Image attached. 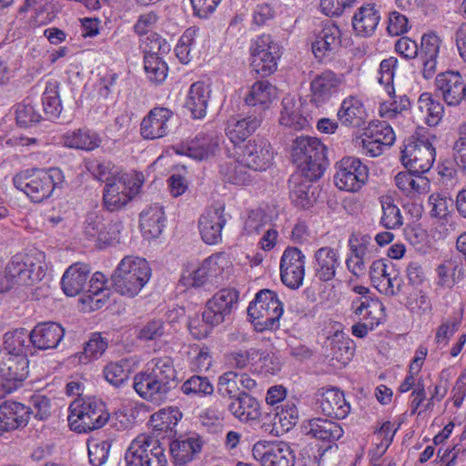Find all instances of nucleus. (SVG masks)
I'll list each match as a JSON object with an SVG mask.
<instances>
[{
    "mask_svg": "<svg viewBox=\"0 0 466 466\" xmlns=\"http://www.w3.org/2000/svg\"><path fill=\"white\" fill-rule=\"evenodd\" d=\"M64 176L59 168L26 169L13 178L15 188L23 191L34 202L48 198L56 187L62 184Z\"/></svg>",
    "mask_w": 466,
    "mask_h": 466,
    "instance_id": "20e7f679",
    "label": "nucleus"
},
{
    "mask_svg": "<svg viewBox=\"0 0 466 466\" xmlns=\"http://www.w3.org/2000/svg\"><path fill=\"white\" fill-rule=\"evenodd\" d=\"M142 49L144 56H161L170 51V46L160 35L152 33L143 41Z\"/></svg>",
    "mask_w": 466,
    "mask_h": 466,
    "instance_id": "bf43d9fd",
    "label": "nucleus"
},
{
    "mask_svg": "<svg viewBox=\"0 0 466 466\" xmlns=\"http://www.w3.org/2000/svg\"><path fill=\"white\" fill-rule=\"evenodd\" d=\"M363 136L383 142V146L386 147H390L395 141V134L392 127L385 122L370 123L365 128Z\"/></svg>",
    "mask_w": 466,
    "mask_h": 466,
    "instance_id": "6e6d98bb",
    "label": "nucleus"
},
{
    "mask_svg": "<svg viewBox=\"0 0 466 466\" xmlns=\"http://www.w3.org/2000/svg\"><path fill=\"white\" fill-rule=\"evenodd\" d=\"M313 258L315 277L322 282L333 279L340 265L339 251L331 247H322L315 251Z\"/></svg>",
    "mask_w": 466,
    "mask_h": 466,
    "instance_id": "b1692460",
    "label": "nucleus"
},
{
    "mask_svg": "<svg viewBox=\"0 0 466 466\" xmlns=\"http://www.w3.org/2000/svg\"><path fill=\"white\" fill-rule=\"evenodd\" d=\"M29 420V410L21 402L5 400L0 405V430L10 431L24 428Z\"/></svg>",
    "mask_w": 466,
    "mask_h": 466,
    "instance_id": "a878e982",
    "label": "nucleus"
},
{
    "mask_svg": "<svg viewBox=\"0 0 466 466\" xmlns=\"http://www.w3.org/2000/svg\"><path fill=\"white\" fill-rule=\"evenodd\" d=\"M325 343L328 356L343 365H346L354 355L353 341L342 332H336L328 338Z\"/></svg>",
    "mask_w": 466,
    "mask_h": 466,
    "instance_id": "a19ab883",
    "label": "nucleus"
},
{
    "mask_svg": "<svg viewBox=\"0 0 466 466\" xmlns=\"http://www.w3.org/2000/svg\"><path fill=\"white\" fill-rule=\"evenodd\" d=\"M326 151L327 147L319 138L299 137L293 144V162L309 180H318L329 165Z\"/></svg>",
    "mask_w": 466,
    "mask_h": 466,
    "instance_id": "f03ea898",
    "label": "nucleus"
},
{
    "mask_svg": "<svg viewBox=\"0 0 466 466\" xmlns=\"http://www.w3.org/2000/svg\"><path fill=\"white\" fill-rule=\"evenodd\" d=\"M141 183L127 174L107 182L103 189V205L108 211L123 208L139 192Z\"/></svg>",
    "mask_w": 466,
    "mask_h": 466,
    "instance_id": "9d476101",
    "label": "nucleus"
},
{
    "mask_svg": "<svg viewBox=\"0 0 466 466\" xmlns=\"http://www.w3.org/2000/svg\"><path fill=\"white\" fill-rule=\"evenodd\" d=\"M181 391L187 396L211 395L214 391L213 385L207 377L198 375L191 376L180 388Z\"/></svg>",
    "mask_w": 466,
    "mask_h": 466,
    "instance_id": "603ef678",
    "label": "nucleus"
},
{
    "mask_svg": "<svg viewBox=\"0 0 466 466\" xmlns=\"http://www.w3.org/2000/svg\"><path fill=\"white\" fill-rule=\"evenodd\" d=\"M211 89L204 82H196L189 87L184 106L194 118H203L210 98Z\"/></svg>",
    "mask_w": 466,
    "mask_h": 466,
    "instance_id": "f704fd0d",
    "label": "nucleus"
},
{
    "mask_svg": "<svg viewBox=\"0 0 466 466\" xmlns=\"http://www.w3.org/2000/svg\"><path fill=\"white\" fill-rule=\"evenodd\" d=\"M351 309L361 320L380 319L384 306L378 299L360 297L352 301Z\"/></svg>",
    "mask_w": 466,
    "mask_h": 466,
    "instance_id": "49530a36",
    "label": "nucleus"
},
{
    "mask_svg": "<svg viewBox=\"0 0 466 466\" xmlns=\"http://www.w3.org/2000/svg\"><path fill=\"white\" fill-rule=\"evenodd\" d=\"M127 362L116 361L108 363L103 370L106 380L116 388H119L128 379L129 371Z\"/></svg>",
    "mask_w": 466,
    "mask_h": 466,
    "instance_id": "13d9d810",
    "label": "nucleus"
},
{
    "mask_svg": "<svg viewBox=\"0 0 466 466\" xmlns=\"http://www.w3.org/2000/svg\"><path fill=\"white\" fill-rule=\"evenodd\" d=\"M30 406H27L29 410V417H34L39 420H46L51 415V401L44 395H34L30 399Z\"/></svg>",
    "mask_w": 466,
    "mask_h": 466,
    "instance_id": "680f3d73",
    "label": "nucleus"
},
{
    "mask_svg": "<svg viewBox=\"0 0 466 466\" xmlns=\"http://www.w3.org/2000/svg\"><path fill=\"white\" fill-rule=\"evenodd\" d=\"M151 438L141 434L132 441L125 456L127 466H147Z\"/></svg>",
    "mask_w": 466,
    "mask_h": 466,
    "instance_id": "c03bdc74",
    "label": "nucleus"
},
{
    "mask_svg": "<svg viewBox=\"0 0 466 466\" xmlns=\"http://www.w3.org/2000/svg\"><path fill=\"white\" fill-rule=\"evenodd\" d=\"M435 95L448 106H459L466 103V82L458 71L447 70L435 77Z\"/></svg>",
    "mask_w": 466,
    "mask_h": 466,
    "instance_id": "f8f14e48",
    "label": "nucleus"
},
{
    "mask_svg": "<svg viewBox=\"0 0 466 466\" xmlns=\"http://www.w3.org/2000/svg\"><path fill=\"white\" fill-rule=\"evenodd\" d=\"M28 374L27 356L0 355V399L17 390Z\"/></svg>",
    "mask_w": 466,
    "mask_h": 466,
    "instance_id": "9b49d317",
    "label": "nucleus"
},
{
    "mask_svg": "<svg viewBox=\"0 0 466 466\" xmlns=\"http://www.w3.org/2000/svg\"><path fill=\"white\" fill-rule=\"evenodd\" d=\"M336 168L334 183L340 190L358 191L369 177L368 167L352 157H343L336 164Z\"/></svg>",
    "mask_w": 466,
    "mask_h": 466,
    "instance_id": "ddd939ff",
    "label": "nucleus"
},
{
    "mask_svg": "<svg viewBox=\"0 0 466 466\" xmlns=\"http://www.w3.org/2000/svg\"><path fill=\"white\" fill-rule=\"evenodd\" d=\"M58 88L57 81H47L42 96L44 112L51 120L57 119L62 112Z\"/></svg>",
    "mask_w": 466,
    "mask_h": 466,
    "instance_id": "de8ad7c7",
    "label": "nucleus"
},
{
    "mask_svg": "<svg viewBox=\"0 0 466 466\" xmlns=\"http://www.w3.org/2000/svg\"><path fill=\"white\" fill-rule=\"evenodd\" d=\"M224 208H215L206 210L198 219V229L203 241L215 245L222 239V229L226 224Z\"/></svg>",
    "mask_w": 466,
    "mask_h": 466,
    "instance_id": "4be33fe9",
    "label": "nucleus"
},
{
    "mask_svg": "<svg viewBox=\"0 0 466 466\" xmlns=\"http://www.w3.org/2000/svg\"><path fill=\"white\" fill-rule=\"evenodd\" d=\"M282 110L279 123L295 130L304 129L309 126L308 119L299 113V105L291 97L282 100Z\"/></svg>",
    "mask_w": 466,
    "mask_h": 466,
    "instance_id": "a18cd8bd",
    "label": "nucleus"
},
{
    "mask_svg": "<svg viewBox=\"0 0 466 466\" xmlns=\"http://www.w3.org/2000/svg\"><path fill=\"white\" fill-rule=\"evenodd\" d=\"M178 385L177 373L171 357H156L148 361L144 371L136 374L133 387L144 400L160 404Z\"/></svg>",
    "mask_w": 466,
    "mask_h": 466,
    "instance_id": "f257e3e1",
    "label": "nucleus"
},
{
    "mask_svg": "<svg viewBox=\"0 0 466 466\" xmlns=\"http://www.w3.org/2000/svg\"><path fill=\"white\" fill-rule=\"evenodd\" d=\"M252 454L262 466H294L296 461L294 451L283 441H259L253 445Z\"/></svg>",
    "mask_w": 466,
    "mask_h": 466,
    "instance_id": "4468645a",
    "label": "nucleus"
},
{
    "mask_svg": "<svg viewBox=\"0 0 466 466\" xmlns=\"http://www.w3.org/2000/svg\"><path fill=\"white\" fill-rule=\"evenodd\" d=\"M441 44V38L433 32L421 36L419 55L422 61V75L425 79H431L436 73Z\"/></svg>",
    "mask_w": 466,
    "mask_h": 466,
    "instance_id": "cd10ccee",
    "label": "nucleus"
},
{
    "mask_svg": "<svg viewBox=\"0 0 466 466\" xmlns=\"http://www.w3.org/2000/svg\"><path fill=\"white\" fill-rule=\"evenodd\" d=\"M65 336L64 328L57 322L46 321L36 324L29 333V339L38 350L56 349Z\"/></svg>",
    "mask_w": 466,
    "mask_h": 466,
    "instance_id": "aec40b11",
    "label": "nucleus"
},
{
    "mask_svg": "<svg viewBox=\"0 0 466 466\" xmlns=\"http://www.w3.org/2000/svg\"><path fill=\"white\" fill-rule=\"evenodd\" d=\"M165 212L162 206L155 203L139 215V226L143 236L148 239L158 238L165 228Z\"/></svg>",
    "mask_w": 466,
    "mask_h": 466,
    "instance_id": "7c9ffc66",
    "label": "nucleus"
},
{
    "mask_svg": "<svg viewBox=\"0 0 466 466\" xmlns=\"http://www.w3.org/2000/svg\"><path fill=\"white\" fill-rule=\"evenodd\" d=\"M29 333L23 328L8 331L4 335L3 345L0 346V355L26 356L25 346Z\"/></svg>",
    "mask_w": 466,
    "mask_h": 466,
    "instance_id": "37998d69",
    "label": "nucleus"
},
{
    "mask_svg": "<svg viewBox=\"0 0 466 466\" xmlns=\"http://www.w3.org/2000/svg\"><path fill=\"white\" fill-rule=\"evenodd\" d=\"M302 171L298 170L289 179V197L299 208H308L316 201L314 192H310L311 182Z\"/></svg>",
    "mask_w": 466,
    "mask_h": 466,
    "instance_id": "2f4dec72",
    "label": "nucleus"
},
{
    "mask_svg": "<svg viewBox=\"0 0 466 466\" xmlns=\"http://www.w3.org/2000/svg\"><path fill=\"white\" fill-rule=\"evenodd\" d=\"M62 142L67 147L91 151L100 146L101 139L94 131L76 129L66 132L62 137Z\"/></svg>",
    "mask_w": 466,
    "mask_h": 466,
    "instance_id": "79ce46f5",
    "label": "nucleus"
},
{
    "mask_svg": "<svg viewBox=\"0 0 466 466\" xmlns=\"http://www.w3.org/2000/svg\"><path fill=\"white\" fill-rule=\"evenodd\" d=\"M151 268L147 261L138 257H125L111 279L115 290L128 298L137 296L147 283Z\"/></svg>",
    "mask_w": 466,
    "mask_h": 466,
    "instance_id": "7ed1b4c3",
    "label": "nucleus"
},
{
    "mask_svg": "<svg viewBox=\"0 0 466 466\" xmlns=\"http://www.w3.org/2000/svg\"><path fill=\"white\" fill-rule=\"evenodd\" d=\"M252 70L262 77L277 71L281 48L270 35L258 36L250 46Z\"/></svg>",
    "mask_w": 466,
    "mask_h": 466,
    "instance_id": "6e6552de",
    "label": "nucleus"
},
{
    "mask_svg": "<svg viewBox=\"0 0 466 466\" xmlns=\"http://www.w3.org/2000/svg\"><path fill=\"white\" fill-rule=\"evenodd\" d=\"M380 20V9L375 4H366L358 8L352 17V26L358 35H371Z\"/></svg>",
    "mask_w": 466,
    "mask_h": 466,
    "instance_id": "473e14b6",
    "label": "nucleus"
},
{
    "mask_svg": "<svg viewBox=\"0 0 466 466\" xmlns=\"http://www.w3.org/2000/svg\"><path fill=\"white\" fill-rule=\"evenodd\" d=\"M343 81V75H338L331 70L317 75L310 83V103L317 107L322 106L339 91Z\"/></svg>",
    "mask_w": 466,
    "mask_h": 466,
    "instance_id": "f3484780",
    "label": "nucleus"
},
{
    "mask_svg": "<svg viewBox=\"0 0 466 466\" xmlns=\"http://www.w3.org/2000/svg\"><path fill=\"white\" fill-rule=\"evenodd\" d=\"M303 429L307 435L321 441H335L343 435V430L339 423L321 418L308 420Z\"/></svg>",
    "mask_w": 466,
    "mask_h": 466,
    "instance_id": "58836bf2",
    "label": "nucleus"
},
{
    "mask_svg": "<svg viewBox=\"0 0 466 466\" xmlns=\"http://www.w3.org/2000/svg\"><path fill=\"white\" fill-rule=\"evenodd\" d=\"M174 113L166 107H154L142 119L140 134L145 139H157L164 137L170 130L169 122Z\"/></svg>",
    "mask_w": 466,
    "mask_h": 466,
    "instance_id": "6ab92c4d",
    "label": "nucleus"
},
{
    "mask_svg": "<svg viewBox=\"0 0 466 466\" xmlns=\"http://www.w3.org/2000/svg\"><path fill=\"white\" fill-rule=\"evenodd\" d=\"M380 205L382 208V217L380 224L388 229L399 228L403 224V218L400 208L394 204L390 196L380 198Z\"/></svg>",
    "mask_w": 466,
    "mask_h": 466,
    "instance_id": "8fccbe9b",
    "label": "nucleus"
},
{
    "mask_svg": "<svg viewBox=\"0 0 466 466\" xmlns=\"http://www.w3.org/2000/svg\"><path fill=\"white\" fill-rule=\"evenodd\" d=\"M223 260L224 258L221 256L215 255L208 257L202 262L206 269L208 279L212 285L218 284L223 279Z\"/></svg>",
    "mask_w": 466,
    "mask_h": 466,
    "instance_id": "69168bd1",
    "label": "nucleus"
},
{
    "mask_svg": "<svg viewBox=\"0 0 466 466\" xmlns=\"http://www.w3.org/2000/svg\"><path fill=\"white\" fill-rule=\"evenodd\" d=\"M397 65L398 59L393 56L383 59L380 65V76L378 80L380 85H383L385 86V89L389 96L394 94V87L392 86V83Z\"/></svg>",
    "mask_w": 466,
    "mask_h": 466,
    "instance_id": "052dcab7",
    "label": "nucleus"
},
{
    "mask_svg": "<svg viewBox=\"0 0 466 466\" xmlns=\"http://www.w3.org/2000/svg\"><path fill=\"white\" fill-rule=\"evenodd\" d=\"M247 168L248 167L241 160L239 162L232 160L220 164L219 173L225 182L244 186L250 181Z\"/></svg>",
    "mask_w": 466,
    "mask_h": 466,
    "instance_id": "09e8293b",
    "label": "nucleus"
},
{
    "mask_svg": "<svg viewBox=\"0 0 466 466\" xmlns=\"http://www.w3.org/2000/svg\"><path fill=\"white\" fill-rule=\"evenodd\" d=\"M349 243L354 258H370L372 252L376 250L375 245L371 242V237L369 235L360 238L351 235Z\"/></svg>",
    "mask_w": 466,
    "mask_h": 466,
    "instance_id": "4d7b16f0",
    "label": "nucleus"
},
{
    "mask_svg": "<svg viewBox=\"0 0 466 466\" xmlns=\"http://www.w3.org/2000/svg\"><path fill=\"white\" fill-rule=\"evenodd\" d=\"M44 255H15L7 264L5 273L12 282L23 286H32L45 277Z\"/></svg>",
    "mask_w": 466,
    "mask_h": 466,
    "instance_id": "423d86ee",
    "label": "nucleus"
},
{
    "mask_svg": "<svg viewBox=\"0 0 466 466\" xmlns=\"http://www.w3.org/2000/svg\"><path fill=\"white\" fill-rule=\"evenodd\" d=\"M338 118L343 126L360 127L365 124L366 112L363 104L357 96L345 98L338 111Z\"/></svg>",
    "mask_w": 466,
    "mask_h": 466,
    "instance_id": "ea45409f",
    "label": "nucleus"
},
{
    "mask_svg": "<svg viewBox=\"0 0 466 466\" xmlns=\"http://www.w3.org/2000/svg\"><path fill=\"white\" fill-rule=\"evenodd\" d=\"M414 115L421 117L431 126H436L443 116L444 106L432 94L422 93L413 106Z\"/></svg>",
    "mask_w": 466,
    "mask_h": 466,
    "instance_id": "e433bc0d",
    "label": "nucleus"
},
{
    "mask_svg": "<svg viewBox=\"0 0 466 466\" xmlns=\"http://www.w3.org/2000/svg\"><path fill=\"white\" fill-rule=\"evenodd\" d=\"M248 314L263 329H273L279 326L283 306L275 291L265 289L256 294L248 308Z\"/></svg>",
    "mask_w": 466,
    "mask_h": 466,
    "instance_id": "0eeeda50",
    "label": "nucleus"
},
{
    "mask_svg": "<svg viewBox=\"0 0 466 466\" xmlns=\"http://www.w3.org/2000/svg\"><path fill=\"white\" fill-rule=\"evenodd\" d=\"M68 422L72 430L88 432L106 425L110 415L105 402L96 397H80L69 406Z\"/></svg>",
    "mask_w": 466,
    "mask_h": 466,
    "instance_id": "39448f33",
    "label": "nucleus"
},
{
    "mask_svg": "<svg viewBox=\"0 0 466 466\" xmlns=\"http://www.w3.org/2000/svg\"><path fill=\"white\" fill-rule=\"evenodd\" d=\"M217 149L218 143L212 137L198 136L195 139L178 146L176 152L201 161L213 157Z\"/></svg>",
    "mask_w": 466,
    "mask_h": 466,
    "instance_id": "c9c22d12",
    "label": "nucleus"
},
{
    "mask_svg": "<svg viewBox=\"0 0 466 466\" xmlns=\"http://www.w3.org/2000/svg\"><path fill=\"white\" fill-rule=\"evenodd\" d=\"M204 441L193 432L172 441L169 443L170 453L177 464L184 465L193 461L201 451Z\"/></svg>",
    "mask_w": 466,
    "mask_h": 466,
    "instance_id": "5701e85b",
    "label": "nucleus"
},
{
    "mask_svg": "<svg viewBox=\"0 0 466 466\" xmlns=\"http://www.w3.org/2000/svg\"><path fill=\"white\" fill-rule=\"evenodd\" d=\"M90 267L87 264L77 262L71 265L64 273L61 285L66 296L74 297L84 290Z\"/></svg>",
    "mask_w": 466,
    "mask_h": 466,
    "instance_id": "72a5a7b5",
    "label": "nucleus"
},
{
    "mask_svg": "<svg viewBox=\"0 0 466 466\" xmlns=\"http://www.w3.org/2000/svg\"><path fill=\"white\" fill-rule=\"evenodd\" d=\"M413 175L415 174L409 170V172H399L395 176V185L406 195H410L412 192H420V182H424V178L420 177V175H418V178H414Z\"/></svg>",
    "mask_w": 466,
    "mask_h": 466,
    "instance_id": "0e129e2a",
    "label": "nucleus"
},
{
    "mask_svg": "<svg viewBox=\"0 0 466 466\" xmlns=\"http://www.w3.org/2000/svg\"><path fill=\"white\" fill-rule=\"evenodd\" d=\"M182 414L177 408H168L160 410L152 416L153 420H159L160 423H157L156 427L160 431H172L174 427L177 424L181 419Z\"/></svg>",
    "mask_w": 466,
    "mask_h": 466,
    "instance_id": "e2e57ef3",
    "label": "nucleus"
},
{
    "mask_svg": "<svg viewBox=\"0 0 466 466\" xmlns=\"http://www.w3.org/2000/svg\"><path fill=\"white\" fill-rule=\"evenodd\" d=\"M435 155V147L429 137H412L401 150L400 160L408 170L421 175L431 168Z\"/></svg>",
    "mask_w": 466,
    "mask_h": 466,
    "instance_id": "1a4fd4ad",
    "label": "nucleus"
},
{
    "mask_svg": "<svg viewBox=\"0 0 466 466\" xmlns=\"http://www.w3.org/2000/svg\"><path fill=\"white\" fill-rule=\"evenodd\" d=\"M87 169L97 179L107 184L116 176L123 173L119 172L116 167L111 161L93 160L88 163Z\"/></svg>",
    "mask_w": 466,
    "mask_h": 466,
    "instance_id": "5fc2aeb1",
    "label": "nucleus"
},
{
    "mask_svg": "<svg viewBox=\"0 0 466 466\" xmlns=\"http://www.w3.org/2000/svg\"><path fill=\"white\" fill-rule=\"evenodd\" d=\"M144 69L149 81L160 84L167 76L168 67L161 56H144Z\"/></svg>",
    "mask_w": 466,
    "mask_h": 466,
    "instance_id": "864d4df0",
    "label": "nucleus"
},
{
    "mask_svg": "<svg viewBox=\"0 0 466 466\" xmlns=\"http://www.w3.org/2000/svg\"><path fill=\"white\" fill-rule=\"evenodd\" d=\"M239 158L249 169L266 170L273 159L270 144L264 138L249 140L244 146Z\"/></svg>",
    "mask_w": 466,
    "mask_h": 466,
    "instance_id": "a211bd4d",
    "label": "nucleus"
},
{
    "mask_svg": "<svg viewBox=\"0 0 466 466\" xmlns=\"http://www.w3.org/2000/svg\"><path fill=\"white\" fill-rule=\"evenodd\" d=\"M109 227L111 228L106 230L102 212L93 210L86 214L83 230L87 238H97L98 241L106 243L117 238L121 223L109 224Z\"/></svg>",
    "mask_w": 466,
    "mask_h": 466,
    "instance_id": "393cba45",
    "label": "nucleus"
},
{
    "mask_svg": "<svg viewBox=\"0 0 466 466\" xmlns=\"http://www.w3.org/2000/svg\"><path fill=\"white\" fill-rule=\"evenodd\" d=\"M16 123L22 127H28L41 119L34 106L30 104H18L15 107Z\"/></svg>",
    "mask_w": 466,
    "mask_h": 466,
    "instance_id": "774afa93",
    "label": "nucleus"
},
{
    "mask_svg": "<svg viewBox=\"0 0 466 466\" xmlns=\"http://www.w3.org/2000/svg\"><path fill=\"white\" fill-rule=\"evenodd\" d=\"M264 116H261V109L258 111H248L240 119L231 118L227 123L226 135L234 144L240 143L251 136L262 124Z\"/></svg>",
    "mask_w": 466,
    "mask_h": 466,
    "instance_id": "412c9836",
    "label": "nucleus"
},
{
    "mask_svg": "<svg viewBox=\"0 0 466 466\" xmlns=\"http://www.w3.org/2000/svg\"><path fill=\"white\" fill-rule=\"evenodd\" d=\"M305 276V256L295 247H288L280 259V278L285 286L289 289H299Z\"/></svg>",
    "mask_w": 466,
    "mask_h": 466,
    "instance_id": "dca6fc26",
    "label": "nucleus"
},
{
    "mask_svg": "<svg viewBox=\"0 0 466 466\" xmlns=\"http://www.w3.org/2000/svg\"><path fill=\"white\" fill-rule=\"evenodd\" d=\"M111 442L109 441H102L93 442L88 445L89 461L94 466L103 465L108 459Z\"/></svg>",
    "mask_w": 466,
    "mask_h": 466,
    "instance_id": "338daca9",
    "label": "nucleus"
},
{
    "mask_svg": "<svg viewBox=\"0 0 466 466\" xmlns=\"http://www.w3.org/2000/svg\"><path fill=\"white\" fill-rule=\"evenodd\" d=\"M105 283L106 278L103 273L97 271L93 274L89 281L88 289L86 291V297L89 299L93 309H100L105 304Z\"/></svg>",
    "mask_w": 466,
    "mask_h": 466,
    "instance_id": "3c124183",
    "label": "nucleus"
},
{
    "mask_svg": "<svg viewBox=\"0 0 466 466\" xmlns=\"http://www.w3.org/2000/svg\"><path fill=\"white\" fill-rule=\"evenodd\" d=\"M277 96V87L268 80L257 81L250 87L245 98V104L253 112L261 109V116H264L266 108L269 106Z\"/></svg>",
    "mask_w": 466,
    "mask_h": 466,
    "instance_id": "c756f323",
    "label": "nucleus"
},
{
    "mask_svg": "<svg viewBox=\"0 0 466 466\" xmlns=\"http://www.w3.org/2000/svg\"><path fill=\"white\" fill-rule=\"evenodd\" d=\"M340 46V30L333 24L325 25L317 35L312 43V52L321 59L329 53L335 52Z\"/></svg>",
    "mask_w": 466,
    "mask_h": 466,
    "instance_id": "4c0bfd02",
    "label": "nucleus"
},
{
    "mask_svg": "<svg viewBox=\"0 0 466 466\" xmlns=\"http://www.w3.org/2000/svg\"><path fill=\"white\" fill-rule=\"evenodd\" d=\"M238 301V292L235 289L218 290L206 303L203 320L211 327L221 324L231 314Z\"/></svg>",
    "mask_w": 466,
    "mask_h": 466,
    "instance_id": "2eb2a0df",
    "label": "nucleus"
},
{
    "mask_svg": "<svg viewBox=\"0 0 466 466\" xmlns=\"http://www.w3.org/2000/svg\"><path fill=\"white\" fill-rule=\"evenodd\" d=\"M318 402L321 412L332 419H344L350 410V405L345 400L343 392L336 388L326 390L318 400Z\"/></svg>",
    "mask_w": 466,
    "mask_h": 466,
    "instance_id": "c85d7f7f",
    "label": "nucleus"
},
{
    "mask_svg": "<svg viewBox=\"0 0 466 466\" xmlns=\"http://www.w3.org/2000/svg\"><path fill=\"white\" fill-rule=\"evenodd\" d=\"M229 412L241 422L258 420L261 416V406L257 398L246 391L238 393L228 405Z\"/></svg>",
    "mask_w": 466,
    "mask_h": 466,
    "instance_id": "bb28decb",
    "label": "nucleus"
}]
</instances>
